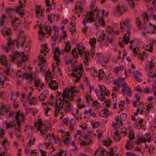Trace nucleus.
Masks as SVG:
<instances>
[{"label": "nucleus", "mask_w": 156, "mask_h": 156, "mask_svg": "<svg viewBox=\"0 0 156 156\" xmlns=\"http://www.w3.org/2000/svg\"><path fill=\"white\" fill-rule=\"evenodd\" d=\"M7 46H2V48L3 49H5L6 52L8 53L10 50L13 49L14 45L15 43L17 48L19 47H23L25 41V37L23 35H20L18 37V39L17 40H12L9 38L7 39Z\"/></svg>", "instance_id": "f257e3e1"}, {"label": "nucleus", "mask_w": 156, "mask_h": 156, "mask_svg": "<svg viewBox=\"0 0 156 156\" xmlns=\"http://www.w3.org/2000/svg\"><path fill=\"white\" fill-rule=\"evenodd\" d=\"M10 60L12 62L16 59V63L19 66H21L23 63L27 60V58L23 52H17L14 53L13 55H11L10 58Z\"/></svg>", "instance_id": "f03ea898"}, {"label": "nucleus", "mask_w": 156, "mask_h": 156, "mask_svg": "<svg viewBox=\"0 0 156 156\" xmlns=\"http://www.w3.org/2000/svg\"><path fill=\"white\" fill-rule=\"evenodd\" d=\"M69 93L67 92L66 89L64 90L62 95L63 97V102L64 106V109L66 111L69 113L72 110V106L70 103L69 102L68 100L65 99L66 97L69 96Z\"/></svg>", "instance_id": "7ed1b4c3"}, {"label": "nucleus", "mask_w": 156, "mask_h": 156, "mask_svg": "<svg viewBox=\"0 0 156 156\" xmlns=\"http://www.w3.org/2000/svg\"><path fill=\"white\" fill-rule=\"evenodd\" d=\"M0 61L2 66H5L3 69L4 72L6 76H8L10 69V64L9 62L6 60L5 57L2 55L0 58Z\"/></svg>", "instance_id": "20e7f679"}, {"label": "nucleus", "mask_w": 156, "mask_h": 156, "mask_svg": "<svg viewBox=\"0 0 156 156\" xmlns=\"http://www.w3.org/2000/svg\"><path fill=\"white\" fill-rule=\"evenodd\" d=\"M20 115V114L17 112L16 114L15 119L17 120V127H15L14 128V132L15 133L17 137H20L21 136L20 130L21 129L20 127V122L19 120V116Z\"/></svg>", "instance_id": "39448f33"}, {"label": "nucleus", "mask_w": 156, "mask_h": 156, "mask_svg": "<svg viewBox=\"0 0 156 156\" xmlns=\"http://www.w3.org/2000/svg\"><path fill=\"white\" fill-rule=\"evenodd\" d=\"M73 71L76 73L77 76L75 82H77L79 81L80 77H82L84 74V72L83 71L82 65L81 64L79 66L75 68Z\"/></svg>", "instance_id": "423d86ee"}, {"label": "nucleus", "mask_w": 156, "mask_h": 156, "mask_svg": "<svg viewBox=\"0 0 156 156\" xmlns=\"http://www.w3.org/2000/svg\"><path fill=\"white\" fill-rule=\"evenodd\" d=\"M11 25L14 30H20L22 28L20 25L21 23L18 18H12V19Z\"/></svg>", "instance_id": "0eeeda50"}, {"label": "nucleus", "mask_w": 156, "mask_h": 156, "mask_svg": "<svg viewBox=\"0 0 156 156\" xmlns=\"http://www.w3.org/2000/svg\"><path fill=\"white\" fill-rule=\"evenodd\" d=\"M125 80V78L124 77L118 79V80L116 79H115L113 83L115 85L116 84V87H114L112 91H117V90H119L121 87V86L120 85V83L124 82Z\"/></svg>", "instance_id": "6e6552de"}, {"label": "nucleus", "mask_w": 156, "mask_h": 156, "mask_svg": "<svg viewBox=\"0 0 156 156\" xmlns=\"http://www.w3.org/2000/svg\"><path fill=\"white\" fill-rule=\"evenodd\" d=\"M122 11H124L122 6L120 4H119L116 7L115 10V13L117 16L119 17L123 14Z\"/></svg>", "instance_id": "1a4fd4ad"}, {"label": "nucleus", "mask_w": 156, "mask_h": 156, "mask_svg": "<svg viewBox=\"0 0 156 156\" xmlns=\"http://www.w3.org/2000/svg\"><path fill=\"white\" fill-rule=\"evenodd\" d=\"M94 12H95V15L97 18H98V19H102L103 16L105 11L104 10H98L97 8L93 10Z\"/></svg>", "instance_id": "9d476101"}, {"label": "nucleus", "mask_w": 156, "mask_h": 156, "mask_svg": "<svg viewBox=\"0 0 156 156\" xmlns=\"http://www.w3.org/2000/svg\"><path fill=\"white\" fill-rule=\"evenodd\" d=\"M143 29L144 30H147L148 29L147 33H148L153 32V31H151V29H153L154 30H156V28L154 25L152 26L150 23L149 24H148L146 23H144Z\"/></svg>", "instance_id": "9b49d317"}, {"label": "nucleus", "mask_w": 156, "mask_h": 156, "mask_svg": "<svg viewBox=\"0 0 156 156\" xmlns=\"http://www.w3.org/2000/svg\"><path fill=\"white\" fill-rule=\"evenodd\" d=\"M8 112L9 111L6 109V106L2 103H0V115L2 114L3 115L6 116Z\"/></svg>", "instance_id": "f8f14e48"}, {"label": "nucleus", "mask_w": 156, "mask_h": 156, "mask_svg": "<svg viewBox=\"0 0 156 156\" xmlns=\"http://www.w3.org/2000/svg\"><path fill=\"white\" fill-rule=\"evenodd\" d=\"M88 15L90 16H89L87 17L89 22L92 23L95 21L97 19V17L95 18H94L95 15V12L91 11L88 13Z\"/></svg>", "instance_id": "ddd939ff"}, {"label": "nucleus", "mask_w": 156, "mask_h": 156, "mask_svg": "<svg viewBox=\"0 0 156 156\" xmlns=\"http://www.w3.org/2000/svg\"><path fill=\"white\" fill-rule=\"evenodd\" d=\"M25 6L24 4H22L20 6L16 8V11L17 13H19V16L22 17V16L24 15V11L22 9V7Z\"/></svg>", "instance_id": "4468645a"}, {"label": "nucleus", "mask_w": 156, "mask_h": 156, "mask_svg": "<svg viewBox=\"0 0 156 156\" xmlns=\"http://www.w3.org/2000/svg\"><path fill=\"white\" fill-rule=\"evenodd\" d=\"M48 95V91L47 90H44L41 94V95L38 97V99L40 101H43Z\"/></svg>", "instance_id": "2eb2a0df"}, {"label": "nucleus", "mask_w": 156, "mask_h": 156, "mask_svg": "<svg viewBox=\"0 0 156 156\" xmlns=\"http://www.w3.org/2000/svg\"><path fill=\"white\" fill-rule=\"evenodd\" d=\"M49 86L50 88L54 90L58 88L57 86L56 85V81L53 80L50 81L49 83Z\"/></svg>", "instance_id": "dca6fc26"}, {"label": "nucleus", "mask_w": 156, "mask_h": 156, "mask_svg": "<svg viewBox=\"0 0 156 156\" xmlns=\"http://www.w3.org/2000/svg\"><path fill=\"white\" fill-rule=\"evenodd\" d=\"M32 72L30 71L29 72H27L26 73H24L23 74V79H27L32 78Z\"/></svg>", "instance_id": "f3484780"}, {"label": "nucleus", "mask_w": 156, "mask_h": 156, "mask_svg": "<svg viewBox=\"0 0 156 156\" xmlns=\"http://www.w3.org/2000/svg\"><path fill=\"white\" fill-rule=\"evenodd\" d=\"M109 110L106 108H105L102 110L100 112V116L101 117H104L105 115L108 114Z\"/></svg>", "instance_id": "a211bd4d"}, {"label": "nucleus", "mask_w": 156, "mask_h": 156, "mask_svg": "<svg viewBox=\"0 0 156 156\" xmlns=\"http://www.w3.org/2000/svg\"><path fill=\"white\" fill-rule=\"evenodd\" d=\"M7 20L5 15L3 14L1 20V25H4L7 23Z\"/></svg>", "instance_id": "6ab92c4d"}, {"label": "nucleus", "mask_w": 156, "mask_h": 156, "mask_svg": "<svg viewBox=\"0 0 156 156\" xmlns=\"http://www.w3.org/2000/svg\"><path fill=\"white\" fill-rule=\"evenodd\" d=\"M84 49L85 48L83 47L82 45L80 46L77 49V51H79V54L80 55H82L83 53L85 51Z\"/></svg>", "instance_id": "aec40b11"}, {"label": "nucleus", "mask_w": 156, "mask_h": 156, "mask_svg": "<svg viewBox=\"0 0 156 156\" xmlns=\"http://www.w3.org/2000/svg\"><path fill=\"white\" fill-rule=\"evenodd\" d=\"M55 16V14L52 13L50 15H48V20L51 21V23L53 20H54Z\"/></svg>", "instance_id": "412c9836"}, {"label": "nucleus", "mask_w": 156, "mask_h": 156, "mask_svg": "<svg viewBox=\"0 0 156 156\" xmlns=\"http://www.w3.org/2000/svg\"><path fill=\"white\" fill-rule=\"evenodd\" d=\"M64 103H62V102L61 101L59 103V105L57 106V105H55V109L56 111H59L63 107V106Z\"/></svg>", "instance_id": "4be33fe9"}, {"label": "nucleus", "mask_w": 156, "mask_h": 156, "mask_svg": "<svg viewBox=\"0 0 156 156\" xmlns=\"http://www.w3.org/2000/svg\"><path fill=\"white\" fill-rule=\"evenodd\" d=\"M136 23L138 27V30H140L142 27V23L141 22L140 20L138 18H136Z\"/></svg>", "instance_id": "5701e85b"}, {"label": "nucleus", "mask_w": 156, "mask_h": 156, "mask_svg": "<svg viewBox=\"0 0 156 156\" xmlns=\"http://www.w3.org/2000/svg\"><path fill=\"white\" fill-rule=\"evenodd\" d=\"M96 43V40L95 38L90 39L89 41V43L92 47H94Z\"/></svg>", "instance_id": "b1692460"}, {"label": "nucleus", "mask_w": 156, "mask_h": 156, "mask_svg": "<svg viewBox=\"0 0 156 156\" xmlns=\"http://www.w3.org/2000/svg\"><path fill=\"white\" fill-rule=\"evenodd\" d=\"M52 48H53L55 46V44L57 41V37L56 36H55L52 37Z\"/></svg>", "instance_id": "393cba45"}, {"label": "nucleus", "mask_w": 156, "mask_h": 156, "mask_svg": "<svg viewBox=\"0 0 156 156\" xmlns=\"http://www.w3.org/2000/svg\"><path fill=\"white\" fill-rule=\"evenodd\" d=\"M111 142V140L110 138H108L107 141L105 140L103 141V144L106 147H108L110 145Z\"/></svg>", "instance_id": "a878e982"}, {"label": "nucleus", "mask_w": 156, "mask_h": 156, "mask_svg": "<svg viewBox=\"0 0 156 156\" xmlns=\"http://www.w3.org/2000/svg\"><path fill=\"white\" fill-rule=\"evenodd\" d=\"M72 54L74 57L75 59L77 58L78 56L77 50L76 48L73 50Z\"/></svg>", "instance_id": "bb28decb"}, {"label": "nucleus", "mask_w": 156, "mask_h": 156, "mask_svg": "<svg viewBox=\"0 0 156 156\" xmlns=\"http://www.w3.org/2000/svg\"><path fill=\"white\" fill-rule=\"evenodd\" d=\"M133 75V77L135 79V80L137 81L138 82H141L142 80L139 78V75H135V72L133 71L132 72Z\"/></svg>", "instance_id": "cd10ccee"}, {"label": "nucleus", "mask_w": 156, "mask_h": 156, "mask_svg": "<svg viewBox=\"0 0 156 156\" xmlns=\"http://www.w3.org/2000/svg\"><path fill=\"white\" fill-rule=\"evenodd\" d=\"M91 73H92V75L93 76L94 78L97 77V76L98 77L100 76L99 75L100 72L98 73L97 71H96L95 70H92L91 71Z\"/></svg>", "instance_id": "c85d7f7f"}, {"label": "nucleus", "mask_w": 156, "mask_h": 156, "mask_svg": "<svg viewBox=\"0 0 156 156\" xmlns=\"http://www.w3.org/2000/svg\"><path fill=\"white\" fill-rule=\"evenodd\" d=\"M123 41L126 44L128 43L129 40V36H127L126 34H125L123 37Z\"/></svg>", "instance_id": "c756f323"}, {"label": "nucleus", "mask_w": 156, "mask_h": 156, "mask_svg": "<svg viewBox=\"0 0 156 156\" xmlns=\"http://www.w3.org/2000/svg\"><path fill=\"white\" fill-rule=\"evenodd\" d=\"M98 94H99L98 99L99 100H100L101 101H102L104 99H105V95L103 94L101 92L98 93Z\"/></svg>", "instance_id": "7c9ffc66"}, {"label": "nucleus", "mask_w": 156, "mask_h": 156, "mask_svg": "<svg viewBox=\"0 0 156 156\" xmlns=\"http://www.w3.org/2000/svg\"><path fill=\"white\" fill-rule=\"evenodd\" d=\"M65 51L67 52H68L71 49L70 44L69 42L66 44V45L65 47Z\"/></svg>", "instance_id": "2f4dec72"}, {"label": "nucleus", "mask_w": 156, "mask_h": 156, "mask_svg": "<svg viewBox=\"0 0 156 156\" xmlns=\"http://www.w3.org/2000/svg\"><path fill=\"white\" fill-rule=\"evenodd\" d=\"M37 102V99L35 97H34L30 100L29 104L30 105L35 104Z\"/></svg>", "instance_id": "473e14b6"}, {"label": "nucleus", "mask_w": 156, "mask_h": 156, "mask_svg": "<svg viewBox=\"0 0 156 156\" xmlns=\"http://www.w3.org/2000/svg\"><path fill=\"white\" fill-rule=\"evenodd\" d=\"M131 8H133L135 7V3L133 0H127Z\"/></svg>", "instance_id": "72a5a7b5"}, {"label": "nucleus", "mask_w": 156, "mask_h": 156, "mask_svg": "<svg viewBox=\"0 0 156 156\" xmlns=\"http://www.w3.org/2000/svg\"><path fill=\"white\" fill-rule=\"evenodd\" d=\"M142 18L144 20V23H146L148 20V16L146 13H144L142 15Z\"/></svg>", "instance_id": "f704fd0d"}, {"label": "nucleus", "mask_w": 156, "mask_h": 156, "mask_svg": "<svg viewBox=\"0 0 156 156\" xmlns=\"http://www.w3.org/2000/svg\"><path fill=\"white\" fill-rule=\"evenodd\" d=\"M127 115L125 113L122 114L120 116L121 119L122 121H125L126 119Z\"/></svg>", "instance_id": "c9c22d12"}, {"label": "nucleus", "mask_w": 156, "mask_h": 156, "mask_svg": "<svg viewBox=\"0 0 156 156\" xmlns=\"http://www.w3.org/2000/svg\"><path fill=\"white\" fill-rule=\"evenodd\" d=\"M41 81L40 80H35L34 82L35 87H38V86L41 84Z\"/></svg>", "instance_id": "e433bc0d"}, {"label": "nucleus", "mask_w": 156, "mask_h": 156, "mask_svg": "<svg viewBox=\"0 0 156 156\" xmlns=\"http://www.w3.org/2000/svg\"><path fill=\"white\" fill-rule=\"evenodd\" d=\"M88 114H89L90 115L94 117H96V113L94 112H92V110L91 108H90L89 110Z\"/></svg>", "instance_id": "4c0bfd02"}, {"label": "nucleus", "mask_w": 156, "mask_h": 156, "mask_svg": "<svg viewBox=\"0 0 156 156\" xmlns=\"http://www.w3.org/2000/svg\"><path fill=\"white\" fill-rule=\"evenodd\" d=\"M145 140L144 139H139L137 141L135 142V143L138 145H139L141 143L144 142L145 143Z\"/></svg>", "instance_id": "58836bf2"}, {"label": "nucleus", "mask_w": 156, "mask_h": 156, "mask_svg": "<svg viewBox=\"0 0 156 156\" xmlns=\"http://www.w3.org/2000/svg\"><path fill=\"white\" fill-rule=\"evenodd\" d=\"M58 154L59 156H66V153L62 150L59 152Z\"/></svg>", "instance_id": "ea45409f"}, {"label": "nucleus", "mask_w": 156, "mask_h": 156, "mask_svg": "<svg viewBox=\"0 0 156 156\" xmlns=\"http://www.w3.org/2000/svg\"><path fill=\"white\" fill-rule=\"evenodd\" d=\"M98 22L102 26H104L105 24V22L102 19H98Z\"/></svg>", "instance_id": "a19ab883"}, {"label": "nucleus", "mask_w": 156, "mask_h": 156, "mask_svg": "<svg viewBox=\"0 0 156 156\" xmlns=\"http://www.w3.org/2000/svg\"><path fill=\"white\" fill-rule=\"evenodd\" d=\"M56 52V55H58L59 56L60 54L61 53L60 51V50H58V47H57V48H56L54 49V51H53L54 53L55 54V52Z\"/></svg>", "instance_id": "79ce46f5"}, {"label": "nucleus", "mask_w": 156, "mask_h": 156, "mask_svg": "<svg viewBox=\"0 0 156 156\" xmlns=\"http://www.w3.org/2000/svg\"><path fill=\"white\" fill-rule=\"evenodd\" d=\"M88 27L87 26H84L82 28V32L84 33L85 34H86L87 31Z\"/></svg>", "instance_id": "37998d69"}, {"label": "nucleus", "mask_w": 156, "mask_h": 156, "mask_svg": "<svg viewBox=\"0 0 156 156\" xmlns=\"http://www.w3.org/2000/svg\"><path fill=\"white\" fill-rule=\"evenodd\" d=\"M101 153L102 156H108L107 155L108 153V152H107L105 150H101Z\"/></svg>", "instance_id": "c03bdc74"}, {"label": "nucleus", "mask_w": 156, "mask_h": 156, "mask_svg": "<svg viewBox=\"0 0 156 156\" xmlns=\"http://www.w3.org/2000/svg\"><path fill=\"white\" fill-rule=\"evenodd\" d=\"M90 136L89 135H87V136H86V138L85 139H86L87 140V142L88 144H90V143L91 142V141L90 139Z\"/></svg>", "instance_id": "a18cd8bd"}, {"label": "nucleus", "mask_w": 156, "mask_h": 156, "mask_svg": "<svg viewBox=\"0 0 156 156\" xmlns=\"http://www.w3.org/2000/svg\"><path fill=\"white\" fill-rule=\"evenodd\" d=\"M105 36V34H102L101 35V36L99 38H98V41L99 42L102 41L105 39L104 37Z\"/></svg>", "instance_id": "49530a36"}, {"label": "nucleus", "mask_w": 156, "mask_h": 156, "mask_svg": "<svg viewBox=\"0 0 156 156\" xmlns=\"http://www.w3.org/2000/svg\"><path fill=\"white\" fill-rule=\"evenodd\" d=\"M103 59V57L102 56H100L98 58V59L97 61V62L98 63H101Z\"/></svg>", "instance_id": "de8ad7c7"}, {"label": "nucleus", "mask_w": 156, "mask_h": 156, "mask_svg": "<svg viewBox=\"0 0 156 156\" xmlns=\"http://www.w3.org/2000/svg\"><path fill=\"white\" fill-rule=\"evenodd\" d=\"M41 10L40 7L39 6H37V9L36 10V16H38L39 14L40 13V10Z\"/></svg>", "instance_id": "09e8293b"}, {"label": "nucleus", "mask_w": 156, "mask_h": 156, "mask_svg": "<svg viewBox=\"0 0 156 156\" xmlns=\"http://www.w3.org/2000/svg\"><path fill=\"white\" fill-rule=\"evenodd\" d=\"M99 87L100 88L101 91L103 92L105 91L106 90V88L105 87V86L103 85L101 86L99 85Z\"/></svg>", "instance_id": "8fccbe9b"}, {"label": "nucleus", "mask_w": 156, "mask_h": 156, "mask_svg": "<svg viewBox=\"0 0 156 156\" xmlns=\"http://www.w3.org/2000/svg\"><path fill=\"white\" fill-rule=\"evenodd\" d=\"M56 52H55V54L53 56V57L54 58V60L55 61H57L58 62H59V59H58V57L59 56L58 55H56Z\"/></svg>", "instance_id": "3c124183"}, {"label": "nucleus", "mask_w": 156, "mask_h": 156, "mask_svg": "<svg viewBox=\"0 0 156 156\" xmlns=\"http://www.w3.org/2000/svg\"><path fill=\"white\" fill-rule=\"evenodd\" d=\"M51 28L50 27L46 26L45 27V30L48 32V34H50L51 33Z\"/></svg>", "instance_id": "603ef678"}, {"label": "nucleus", "mask_w": 156, "mask_h": 156, "mask_svg": "<svg viewBox=\"0 0 156 156\" xmlns=\"http://www.w3.org/2000/svg\"><path fill=\"white\" fill-rule=\"evenodd\" d=\"M76 124V122L74 120L72 119L69 122V126H73Z\"/></svg>", "instance_id": "864d4df0"}, {"label": "nucleus", "mask_w": 156, "mask_h": 156, "mask_svg": "<svg viewBox=\"0 0 156 156\" xmlns=\"http://www.w3.org/2000/svg\"><path fill=\"white\" fill-rule=\"evenodd\" d=\"M150 137H151V136H150L148 133H146L144 135V136L143 139L145 140V143H146L147 140Z\"/></svg>", "instance_id": "5fc2aeb1"}, {"label": "nucleus", "mask_w": 156, "mask_h": 156, "mask_svg": "<svg viewBox=\"0 0 156 156\" xmlns=\"http://www.w3.org/2000/svg\"><path fill=\"white\" fill-rule=\"evenodd\" d=\"M100 124V122H96L92 125V127L94 128H96L98 127Z\"/></svg>", "instance_id": "6e6d98bb"}, {"label": "nucleus", "mask_w": 156, "mask_h": 156, "mask_svg": "<svg viewBox=\"0 0 156 156\" xmlns=\"http://www.w3.org/2000/svg\"><path fill=\"white\" fill-rule=\"evenodd\" d=\"M4 135V130L3 129H0V138L2 139Z\"/></svg>", "instance_id": "4d7b16f0"}, {"label": "nucleus", "mask_w": 156, "mask_h": 156, "mask_svg": "<svg viewBox=\"0 0 156 156\" xmlns=\"http://www.w3.org/2000/svg\"><path fill=\"white\" fill-rule=\"evenodd\" d=\"M35 141L34 138L33 139V140H30L28 143L29 146H30L34 144V142Z\"/></svg>", "instance_id": "13d9d810"}, {"label": "nucleus", "mask_w": 156, "mask_h": 156, "mask_svg": "<svg viewBox=\"0 0 156 156\" xmlns=\"http://www.w3.org/2000/svg\"><path fill=\"white\" fill-rule=\"evenodd\" d=\"M84 59L83 60V62L85 63V65H88V57L87 56H85V57H84Z\"/></svg>", "instance_id": "bf43d9fd"}, {"label": "nucleus", "mask_w": 156, "mask_h": 156, "mask_svg": "<svg viewBox=\"0 0 156 156\" xmlns=\"http://www.w3.org/2000/svg\"><path fill=\"white\" fill-rule=\"evenodd\" d=\"M89 22L87 17L85 18L83 20V24L84 26L86 25V23Z\"/></svg>", "instance_id": "052dcab7"}, {"label": "nucleus", "mask_w": 156, "mask_h": 156, "mask_svg": "<svg viewBox=\"0 0 156 156\" xmlns=\"http://www.w3.org/2000/svg\"><path fill=\"white\" fill-rule=\"evenodd\" d=\"M75 25L73 24V25L72 26L71 28H70V31L72 33V34H73L74 33L73 32V31H74V32H76V31L75 30Z\"/></svg>", "instance_id": "680f3d73"}, {"label": "nucleus", "mask_w": 156, "mask_h": 156, "mask_svg": "<svg viewBox=\"0 0 156 156\" xmlns=\"http://www.w3.org/2000/svg\"><path fill=\"white\" fill-rule=\"evenodd\" d=\"M67 90V92L69 93V94H68L69 96H68L66 97V98H67L69 99L68 100V101L69 102V101H72L73 100V96L69 97V91L67 90Z\"/></svg>", "instance_id": "e2e57ef3"}, {"label": "nucleus", "mask_w": 156, "mask_h": 156, "mask_svg": "<svg viewBox=\"0 0 156 156\" xmlns=\"http://www.w3.org/2000/svg\"><path fill=\"white\" fill-rule=\"evenodd\" d=\"M3 143L2 144V146L3 147L4 149H5V151H6V147L5 146L4 144L6 143L7 142V140L5 138H4L3 141Z\"/></svg>", "instance_id": "0e129e2a"}, {"label": "nucleus", "mask_w": 156, "mask_h": 156, "mask_svg": "<svg viewBox=\"0 0 156 156\" xmlns=\"http://www.w3.org/2000/svg\"><path fill=\"white\" fill-rule=\"evenodd\" d=\"M38 59H39L40 60V61L42 63H44L45 62L46 60L44 58V57H38Z\"/></svg>", "instance_id": "69168bd1"}, {"label": "nucleus", "mask_w": 156, "mask_h": 156, "mask_svg": "<svg viewBox=\"0 0 156 156\" xmlns=\"http://www.w3.org/2000/svg\"><path fill=\"white\" fill-rule=\"evenodd\" d=\"M116 94V93L115 92L114 93H113L112 94V98H113V101H115L116 100V96L115 95Z\"/></svg>", "instance_id": "338daca9"}, {"label": "nucleus", "mask_w": 156, "mask_h": 156, "mask_svg": "<svg viewBox=\"0 0 156 156\" xmlns=\"http://www.w3.org/2000/svg\"><path fill=\"white\" fill-rule=\"evenodd\" d=\"M140 86L139 85H138L135 88V90L137 91H139L140 92H142V90H140Z\"/></svg>", "instance_id": "774afa93"}]
</instances>
